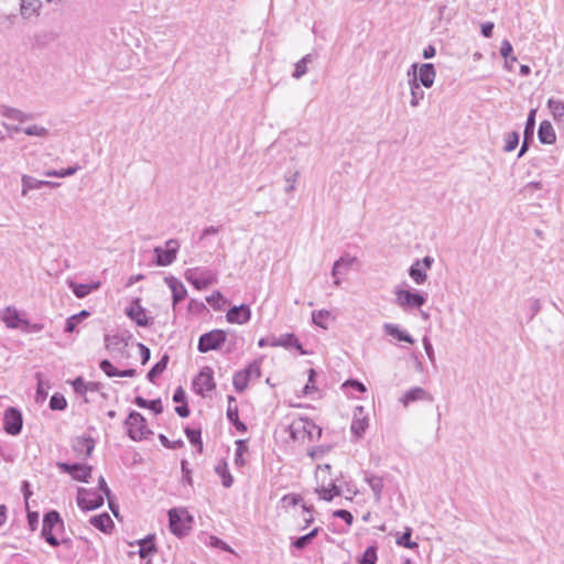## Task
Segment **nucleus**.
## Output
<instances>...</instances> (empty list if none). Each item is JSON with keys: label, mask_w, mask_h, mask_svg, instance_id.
Returning a JSON list of instances; mask_svg holds the SVG:
<instances>
[{"label": "nucleus", "mask_w": 564, "mask_h": 564, "mask_svg": "<svg viewBox=\"0 0 564 564\" xmlns=\"http://www.w3.org/2000/svg\"><path fill=\"white\" fill-rule=\"evenodd\" d=\"M20 12L23 18L37 17L42 7L41 0H20Z\"/></svg>", "instance_id": "a878e982"}, {"label": "nucleus", "mask_w": 564, "mask_h": 564, "mask_svg": "<svg viewBox=\"0 0 564 564\" xmlns=\"http://www.w3.org/2000/svg\"><path fill=\"white\" fill-rule=\"evenodd\" d=\"M314 56L312 54H306L302 57L296 64L293 72V77L299 79L307 73V64L312 63Z\"/></svg>", "instance_id": "ea45409f"}, {"label": "nucleus", "mask_w": 564, "mask_h": 564, "mask_svg": "<svg viewBox=\"0 0 564 564\" xmlns=\"http://www.w3.org/2000/svg\"><path fill=\"white\" fill-rule=\"evenodd\" d=\"M159 440L164 447L170 449H175L183 445V442L181 440L171 442V440H169L164 434H160Z\"/></svg>", "instance_id": "bf43d9fd"}, {"label": "nucleus", "mask_w": 564, "mask_h": 564, "mask_svg": "<svg viewBox=\"0 0 564 564\" xmlns=\"http://www.w3.org/2000/svg\"><path fill=\"white\" fill-rule=\"evenodd\" d=\"M409 275L416 284H423L427 279L425 270L421 268L420 260L414 261L410 267Z\"/></svg>", "instance_id": "f704fd0d"}, {"label": "nucleus", "mask_w": 564, "mask_h": 564, "mask_svg": "<svg viewBox=\"0 0 564 564\" xmlns=\"http://www.w3.org/2000/svg\"><path fill=\"white\" fill-rule=\"evenodd\" d=\"M334 317L332 316V313L327 310H319V311H313L312 312V321L316 326H319L324 329L327 328V321Z\"/></svg>", "instance_id": "4c0bfd02"}, {"label": "nucleus", "mask_w": 564, "mask_h": 564, "mask_svg": "<svg viewBox=\"0 0 564 564\" xmlns=\"http://www.w3.org/2000/svg\"><path fill=\"white\" fill-rule=\"evenodd\" d=\"M236 452H235V463L236 465L238 466H242L245 464V459H243V453L247 451V445H246V441L243 440H238L236 441Z\"/></svg>", "instance_id": "3c124183"}, {"label": "nucleus", "mask_w": 564, "mask_h": 564, "mask_svg": "<svg viewBox=\"0 0 564 564\" xmlns=\"http://www.w3.org/2000/svg\"><path fill=\"white\" fill-rule=\"evenodd\" d=\"M411 68L413 70V77L409 80L410 91H411L410 105H411V107L415 108L424 99L425 94H424V90L421 88L420 83H417V76H416L417 65L413 64L411 66Z\"/></svg>", "instance_id": "6ab92c4d"}, {"label": "nucleus", "mask_w": 564, "mask_h": 564, "mask_svg": "<svg viewBox=\"0 0 564 564\" xmlns=\"http://www.w3.org/2000/svg\"><path fill=\"white\" fill-rule=\"evenodd\" d=\"M308 426H312V427H315L313 424H311L308 421H303V420H300L297 422H293L291 425H290V433H291V436L295 440L297 438V434L303 430L304 432H306V429Z\"/></svg>", "instance_id": "8fccbe9b"}, {"label": "nucleus", "mask_w": 564, "mask_h": 564, "mask_svg": "<svg viewBox=\"0 0 564 564\" xmlns=\"http://www.w3.org/2000/svg\"><path fill=\"white\" fill-rule=\"evenodd\" d=\"M22 325V330L26 333H39L44 328V325L41 323H31L28 319H24Z\"/></svg>", "instance_id": "4d7b16f0"}, {"label": "nucleus", "mask_w": 564, "mask_h": 564, "mask_svg": "<svg viewBox=\"0 0 564 564\" xmlns=\"http://www.w3.org/2000/svg\"><path fill=\"white\" fill-rule=\"evenodd\" d=\"M105 346L108 351L111 354H120L122 355L128 346V340L116 334V335H106L105 336Z\"/></svg>", "instance_id": "412c9836"}, {"label": "nucleus", "mask_w": 564, "mask_h": 564, "mask_svg": "<svg viewBox=\"0 0 564 564\" xmlns=\"http://www.w3.org/2000/svg\"><path fill=\"white\" fill-rule=\"evenodd\" d=\"M316 377V371L314 369H310L308 371V382L303 388L304 394H310L311 392L316 390V387L314 384V379Z\"/></svg>", "instance_id": "13d9d810"}, {"label": "nucleus", "mask_w": 564, "mask_h": 564, "mask_svg": "<svg viewBox=\"0 0 564 564\" xmlns=\"http://www.w3.org/2000/svg\"><path fill=\"white\" fill-rule=\"evenodd\" d=\"M99 368L109 378L119 376V370L108 359H102L99 364Z\"/></svg>", "instance_id": "603ef678"}, {"label": "nucleus", "mask_w": 564, "mask_h": 564, "mask_svg": "<svg viewBox=\"0 0 564 564\" xmlns=\"http://www.w3.org/2000/svg\"><path fill=\"white\" fill-rule=\"evenodd\" d=\"M433 395L421 387H415L408 390L402 397H400L399 402L403 404V406H408L412 402L416 401H427L432 402Z\"/></svg>", "instance_id": "2eb2a0df"}, {"label": "nucleus", "mask_w": 564, "mask_h": 564, "mask_svg": "<svg viewBox=\"0 0 564 564\" xmlns=\"http://www.w3.org/2000/svg\"><path fill=\"white\" fill-rule=\"evenodd\" d=\"M72 386L74 391L78 394H85L88 391V384L82 377L74 379Z\"/></svg>", "instance_id": "6e6d98bb"}, {"label": "nucleus", "mask_w": 564, "mask_h": 564, "mask_svg": "<svg viewBox=\"0 0 564 564\" xmlns=\"http://www.w3.org/2000/svg\"><path fill=\"white\" fill-rule=\"evenodd\" d=\"M192 517L185 509L169 510V525L173 534L183 536L191 530Z\"/></svg>", "instance_id": "7ed1b4c3"}, {"label": "nucleus", "mask_w": 564, "mask_h": 564, "mask_svg": "<svg viewBox=\"0 0 564 564\" xmlns=\"http://www.w3.org/2000/svg\"><path fill=\"white\" fill-rule=\"evenodd\" d=\"M377 547L370 545L366 549L361 557L358 560L359 564H376L377 562Z\"/></svg>", "instance_id": "c03bdc74"}, {"label": "nucleus", "mask_w": 564, "mask_h": 564, "mask_svg": "<svg viewBox=\"0 0 564 564\" xmlns=\"http://www.w3.org/2000/svg\"><path fill=\"white\" fill-rule=\"evenodd\" d=\"M355 261H356V258H354V257H349V256L340 257L336 261V267H340L341 269L348 270Z\"/></svg>", "instance_id": "69168bd1"}, {"label": "nucleus", "mask_w": 564, "mask_h": 564, "mask_svg": "<svg viewBox=\"0 0 564 564\" xmlns=\"http://www.w3.org/2000/svg\"><path fill=\"white\" fill-rule=\"evenodd\" d=\"M89 522L96 529L105 533L113 527V521L107 512L91 517Z\"/></svg>", "instance_id": "c756f323"}, {"label": "nucleus", "mask_w": 564, "mask_h": 564, "mask_svg": "<svg viewBox=\"0 0 564 564\" xmlns=\"http://www.w3.org/2000/svg\"><path fill=\"white\" fill-rule=\"evenodd\" d=\"M236 402L235 397H228L227 419L240 432L247 431V425L239 420L238 406L232 405Z\"/></svg>", "instance_id": "5701e85b"}, {"label": "nucleus", "mask_w": 564, "mask_h": 564, "mask_svg": "<svg viewBox=\"0 0 564 564\" xmlns=\"http://www.w3.org/2000/svg\"><path fill=\"white\" fill-rule=\"evenodd\" d=\"M138 348L140 350L141 364L145 365L151 358L150 349L142 343H138Z\"/></svg>", "instance_id": "338daca9"}, {"label": "nucleus", "mask_w": 564, "mask_h": 564, "mask_svg": "<svg viewBox=\"0 0 564 564\" xmlns=\"http://www.w3.org/2000/svg\"><path fill=\"white\" fill-rule=\"evenodd\" d=\"M357 412H359V414H361L362 406L356 408L350 430L354 435H356L358 438H360L368 427V420L365 416L359 417Z\"/></svg>", "instance_id": "bb28decb"}, {"label": "nucleus", "mask_w": 564, "mask_h": 564, "mask_svg": "<svg viewBox=\"0 0 564 564\" xmlns=\"http://www.w3.org/2000/svg\"><path fill=\"white\" fill-rule=\"evenodd\" d=\"M2 321L7 325L8 328H22L23 321L20 317L19 312L17 308H13L11 306H8L4 311V315L2 317Z\"/></svg>", "instance_id": "c85d7f7f"}, {"label": "nucleus", "mask_w": 564, "mask_h": 564, "mask_svg": "<svg viewBox=\"0 0 564 564\" xmlns=\"http://www.w3.org/2000/svg\"><path fill=\"white\" fill-rule=\"evenodd\" d=\"M140 550L139 555L141 558H147L152 554L156 553V546L154 543V535L150 534L147 538L139 541Z\"/></svg>", "instance_id": "7c9ffc66"}, {"label": "nucleus", "mask_w": 564, "mask_h": 564, "mask_svg": "<svg viewBox=\"0 0 564 564\" xmlns=\"http://www.w3.org/2000/svg\"><path fill=\"white\" fill-rule=\"evenodd\" d=\"M1 115L8 119L17 120L20 122H24L30 120L32 117L20 109L11 108V107H4L1 111Z\"/></svg>", "instance_id": "e433bc0d"}, {"label": "nucleus", "mask_w": 564, "mask_h": 564, "mask_svg": "<svg viewBox=\"0 0 564 564\" xmlns=\"http://www.w3.org/2000/svg\"><path fill=\"white\" fill-rule=\"evenodd\" d=\"M227 339V333L223 329H213L199 336L197 349L199 352H208L219 349Z\"/></svg>", "instance_id": "423d86ee"}, {"label": "nucleus", "mask_w": 564, "mask_h": 564, "mask_svg": "<svg viewBox=\"0 0 564 564\" xmlns=\"http://www.w3.org/2000/svg\"><path fill=\"white\" fill-rule=\"evenodd\" d=\"M208 304H210L215 310H220L221 304L224 303V296L219 291H215L213 294L206 297Z\"/></svg>", "instance_id": "5fc2aeb1"}, {"label": "nucleus", "mask_w": 564, "mask_h": 564, "mask_svg": "<svg viewBox=\"0 0 564 564\" xmlns=\"http://www.w3.org/2000/svg\"><path fill=\"white\" fill-rule=\"evenodd\" d=\"M417 83L420 85L430 88L434 84V79L436 76L435 67L431 63L422 64L419 68V73L416 72Z\"/></svg>", "instance_id": "aec40b11"}, {"label": "nucleus", "mask_w": 564, "mask_h": 564, "mask_svg": "<svg viewBox=\"0 0 564 564\" xmlns=\"http://www.w3.org/2000/svg\"><path fill=\"white\" fill-rule=\"evenodd\" d=\"M535 115H536V109H531L528 115L524 131H523V135L525 137V139H533L534 129H535Z\"/></svg>", "instance_id": "79ce46f5"}, {"label": "nucleus", "mask_w": 564, "mask_h": 564, "mask_svg": "<svg viewBox=\"0 0 564 564\" xmlns=\"http://www.w3.org/2000/svg\"><path fill=\"white\" fill-rule=\"evenodd\" d=\"M512 51L513 48L511 43L508 40H503L500 46V54L506 59L507 64L509 63L508 58L511 56Z\"/></svg>", "instance_id": "052dcab7"}, {"label": "nucleus", "mask_w": 564, "mask_h": 564, "mask_svg": "<svg viewBox=\"0 0 564 564\" xmlns=\"http://www.w3.org/2000/svg\"><path fill=\"white\" fill-rule=\"evenodd\" d=\"M124 426L127 427L128 436L133 441H141L152 434V432L147 427L144 416L137 411H131L129 413L124 421Z\"/></svg>", "instance_id": "f03ea898"}, {"label": "nucleus", "mask_w": 564, "mask_h": 564, "mask_svg": "<svg viewBox=\"0 0 564 564\" xmlns=\"http://www.w3.org/2000/svg\"><path fill=\"white\" fill-rule=\"evenodd\" d=\"M312 541L310 540L308 535H302V536H299L296 538L293 542H292V545L297 549V550H304L308 544H311Z\"/></svg>", "instance_id": "e2e57ef3"}, {"label": "nucleus", "mask_w": 564, "mask_h": 564, "mask_svg": "<svg viewBox=\"0 0 564 564\" xmlns=\"http://www.w3.org/2000/svg\"><path fill=\"white\" fill-rule=\"evenodd\" d=\"M126 314L138 326L145 327L150 324V318L145 314V308L141 305L139 297L132 300L131 304L126 308Z\"/></svg>", "instance_id": "4468645a"}, {"label": "nucleus", "mask_w": 564, "mask_h": 564, "mask_svg": "<svg viewBox=\"0 0 564 564\" xmlns=\"http://www.w3.org/2000/svg\"><path fill=\"white\" fill-rule=\"evenodd\" d=\"M21 183H22V191H21L22 196H26L28 193L32 189H40L41 187L44 186V183L42 180H37L30 175H23L21 178Z\"/></svg>", "instance_id": "2f4dec72"}, {"label": "nucleus", "mask_w": 564, "mask_h": 564, "mask_svg": "<svg viewBox=\"0 0 564 564\" xmlns=\"http://www.w3.org/2000/svg\"><path fill=\"white\" fill-rule=\"evenodd\" d=\"M48 405H50V409L53 411H63L67 406V401L63 394L54 393L51 397Z\"/></svg>", "instance_id": "37998d69"}, {"label": "nucleus", "mask_w": 564, "mask_h": 564, "mask_svg": "<svg viewBox=\"0 0 564 564\" xmlns=\"http://www.w3.org/2000/svg\"><path fill=\"white\" fill-rule=\"evenodd\" d=\"M23 132L26 135H31V137L45 138V137L48 135V130L46 128L37 126V124H33V126H29L26 128H23Z\"/></svg>", "instance_id": "09e8293b"}, {"label": "nucleus", "mask_w": 564, "mask_h": 564, "mask_svg": "<svg viewBox=\"0 0 564 564\" xmlns=\"http://www.w3.org/2000/svg\"><path fill=\"white\" fill-rule=\"evenodd\" d=\"M68 286L72 289L73 293L78 299H84L89 294V289L87 284L69 281Z\"/></svg>", "instance_id": "de8ad7c7"}, {"label": "nucleus", "mask_w": 564, "mask_h": 564, "mask_svg": "<svg viewBox=\"0 0 564 564\" xmlns=\"http://www.w3.org/2000/svg\"><path fill=\"white\" fill-rule=\"evenodd\" d=\"M226 318L229 323L232 324H245L251 318L250 307L246 304L232 306L228 310Z\"/></svg>", "instance_id": "f3484780"}, {"label": "nucleus", "mask_w": 564, "mask_h": 564, "mask_svg": "<svg viewBox=\"0 0 564 564\" xmlns=\"http://www.w3.org/2000/svg\"><path fill=\"white\" fill-rule=\"evenodd\" d=\"M330 465H319L316 470V479L321 484L316 487L315 491L318 494L319 498L325 501H332L335 497L340 496L341 489L336 485L334 479H329L326 481L325 477H322L324 474L329 475Z\"/></svg>", "instance_id": "f257e3e1"}, {"label": "nucleus", "mask_w": 564, "mask_h": 564, "mask_svg": "<svg viewBox=\"0 0 564 564\" xmlns=\"http://www.w3.org/2000/svg\"><path fill=\"white\" fill-rule=\"evenodd\" d=\"M547 107L555 121L564 122V102L562 100L550 98Z\"/></svg>", "instance_id": "473e14b6"}, {"label": "nucleus", "mask_w": 564, "mask_h": 564, "mask_svg": "<svg viewBox=\"0 0 564 564\" xmlns=\"http://www.w3.org/2000/svg\"><path fill=\"white\" fill-rule=\"evenodd\" d=\"M303 503V498L296 494L284 495L281 499L282 508L295 507Z\"/></svg>", "instance_id": "49530a36"}, {"label": "nucleus", "mask_w": 564, "mask_h": 564, "mask_svg": "<svg viewBox=\"0 0 564 564\" xmlns=\"http://www.w3.org/2000/svg\"><path fill=\"white\" fill-rule=\"evenodd\" d=\"M77 505L83 510H95L104 505V497L97 491L79 488L77 494Z\"/></svg>", "instance_id": "9d476101"}, {"label": "nucleus", "mask_w": 564, "mask_h": 564, "mask_svg": "<svg viewBox=\"0 0 564 564\" xmlns=\"http://www.w3.org/2000/svg\"><path fill=\"white\" fill-rule=\"evenodd\" d=\"M383 332L387 335L395 338L399 341H405V343H409V344H413L414 343L413 337L409 333H406L405 330L400 329V327L398 325H395V324L386 323L383 325Z\"/></svg>", "instance_id": "393cba45"}, {"label": "nucleus", "mask_w": 564, "mask_h": 564, "mask_svg": "<svg viewBox=\"0 0 564 564\" xmlns=\"http://www.w3.org/2000/svg\"><path fill=\"white\" fill-rule=\"evenodd\" d=\"M365 481L370 486L377 502L381 500L383 490V478L372 474H365Z\"/></svg>", "instance_id": "cd10ccee"}, {"label": "nucleus", "mask_w": 564, "mask_h": 564, "mask_svg": "<svg viewBox=\"0 0 564 564\" xmlns=\"http://www.w3.org/2000/svg\"><path fill=\"white\" fill-rule=\"evenodd\" d=\"M180 241L177 239H169L165 242V249L162 247H155L153 249L154 252V263L159 267H167L172 264L178 253L180 250Z\"/></svg>", "instance_id": "39448f33"}, {"label": "nucleus", "mask_w": 564, "mask_h": 564, "mask_svg": "<svg viewBox=\"0 0 564 564\" xmlns=\"http://www.w3.org/2000/svg\"><path fill=\"white\" fill-rule=\"evenodd\" d=\"M538 138L542 144H553L556 141V134L552 123L543 120L538 129Z\"/></svg>", "instance_id": "b1692460"}, {"label": "nucleus", "mask_w": 564, "mask_h": 564, "mask_svg": "<svg viewBox=\"0 0 564 564\" xmlns=\"http://www.w3.org/2000/svg\"><path fill=\"white\" fill-rule=\"evenodd\" d=\"M423 346H424V350L430 359V361L434 365L435 364V352H434V348L430 341V339L425 336L423 337Z\"/></svg>", "instance_id": "680f3d73"}, {"label": "nucleus", "mask_w": 564, "mask_h": 564, "mask_svg": "<svg viewBox=\"0 0 564 564\" xmlns=\"http://www.w3.org/2000/svg\"><path fill=\"white\" fill-rule=\"evenodd\" d=\"M215 473L221 478V484L224 487H226V488L231 487V485L234 482V478L228 470V465L226 462H220L215 467Z\"/></svg>", "instance_id": "c9c22d12"}, {"label": "nucleus", "mask_w": 564, "mask_h": 564, "mask_svg": "<svg viewBox=\"0 0 564 564\" xmlns=\"http://www.w3.org/2000/svg\"><path fill=\"white\" fill-rule=\"evenodd\" d=\"M411 529L408 528L406 531L400 538H398L397 543L408 549L417 547V543L411 541Z\"/></svg>", "instance_id": "864d4df0"}, {"label": "nucleus", "mask_w": 564, "mask_h": 564, "mask_svg": "<svg viewBox=\"0 0 564 564\" xmlns=\"http://www.w3.org/2000/svg\"><path fill=\"white\" fill-rule=\"evenodd\" d=\"M271 347H284V348H294L297 351H300L301 355H306L307 352L303 349L302 344L300 343L299 338L292 334H283L280 337H272V340L270 343Z\"/></svg>", "instance_id": "dca6fc26"}, {"label": "nucleus", "mask_w": 564, "mask_h": 564, "mask_svg": "<svg viewBox=\"0 0 564 564\" xmlns=\"http://www.w3.org/2000/svg\"><path fill=\"white\" fill-rule=\"evenodd\" d=\"M395 303L402 307H415L420 308L426 302V297L419 292H411L408 290H395Z\"/></svg>", "instance_id": "9b49d317"}, {"label": "nucleus", "mask_w": 564, "mask_h": 564, "mask_svg": "<svg viewBox=\"0 0 564 564\" xmlns=\"http://www.w3.org/2000/svg\"><path fill=\"white\" fill-rule=\"evenodd\" d=\"M216 388L214 371L210 367H204L193 380V389L196 394L204 397Z\"/></svg>", "instance_id": "1a4fd4ad"}, {"label": "nucleus", "mask_w": 564, "mask_h": 564, "mask_svg": "<svg viewBox=\"0 0 564 564\" xmlns=\"http://www.w3.org/2000/svg\"><path fill=\"white\" fill-rule=\"evenodd\" d=\"M73 451L84 458L89 457L95 448V441L90 436H77L72 443Z\"/></svg>", "instance_id": "a211bd4d"}, {"label": "nucleus", "mask_w": 564, "mask_h": 564, "mask_svg": "<svg viewBox=\"0 0 564 564\" xmlns=\"http://www.w3.org/2000/svg\"><path fill=\"white\" fill-rule=\"evenodd\" d=\"M57 467L63 471L72 476L73 479L88 482L91 477L93 467L79 463H57Z\"/></svg>", "instance_id": "ddd939ff"}, {"label": "nucleus", "mask_w": 564, "mask_h": 564, "mask_svg": "<svg viewBox=\"0 0 564 564\" xmlns=\"http://www.w3.org/2000/svg\"><path fill=\"white\" fill-rule=\"evenodd\" d=\"M542 188V183L541 182H530L528 183L527 185L523 186L522 188V193L528 196V195H532L533 191L535 189H541Z\"/></svg>", "instance_id": "774afa93"}, {"label": "nucleus", "mask_w": 564, "mask_h": 564, "mask_svg": "<svg viewBox=\"0 0 564 564\" xmlns=\"http://www.w3.org/2000/svg\"><path fill=\"white\" fill-rule=\"evenodd\" d=\"M519 139H520V135L517 131L509 132L506 135L503 151L505 152L513 151L519 144Z\"/></svg>", "instance_id": "a18cd8bd"}, {"label": "nucleus", "mask_w": 564, "mask_h": 564, "mask_svg": "<svg viewBox=\"0 0 564 564\" xmlns=\"http://www.w3.org/2000/svg\"><path fill=\"white\" fill-rule=\"evenodd\" d=\"M188 441L194 446L198 447V452H203V442H202V433L200 430L192 429V427H185L184 430Z\"/></svg>", "instance_id": "a19ab883"}, {"label": "nucleus", "mask_w": 564, "mask_h": 564, "mask_svg": "<svg viewBox=\"0 0 564 564\" xmlns=\"http://www.w3.org/2000/svg\"><path fill=\"white\" fill-rule=\"evenodd\" d=\"M165 282L172 291V302L173 306H175L186 297L187 290L184 284L174 276L166 278Z\"/></svg>", "instance_id": "4be33fe9"}, {"label": "nucleus", "mask_w": 564, "mask_h": 564, "mask_svg": "<svg viewBox=\"0 0 564 564\" xmlns=\"http://www.w3.org/2000/svg\"><path fill=\"white\" fill-rule=\"evenodd\" d=\"M89 316V312L87 311H80L78 314H74L70 317L66 319L65 323V332L66 333H73L75 332L77 325L86 317Z\"/></svg>", "instance_id": "58836bf2"}, {"label": "nucleus", "mask_w": 564, "mask_h": 564, "mask_svg": "<svg viewBox=\"0 0 564 564\" xmlns=\"http://www.w3.org/2000/svg\"><path fill=\"white\" fill-rule=\"evenodd\" d=\"M185 279L197 290H205L207 286L217 282V274L209 270L198 268L187 269Z\"/></svg>", "instance_id": "6e6552de"}, {"label": "nucleus", "mask_w": 564, "mask_h": 564, "mask_svg": "<svg viewBox=\"0 0 564 564\" xmlns=\"http://www.w3.org/2000/svg\"><path fill=\"white\" fill-rule=\"evenodd\" d=\"M261 377V361L253 360L243 370L237 371L232 378V384L237 392H243L250 380Z\"/></svg>", "instance_id": "20e7f679"}, {"label": "nucleus", "mask_w": 564, "mask_h": 564, "mask_svg": "<svg viewBox=\"0 0 564 564\" xmlns=\"http://www.w3.org/2000/svg\"><path fill=\"white\" fill-rule=\"evenodd\" d=\"M333 516L336 518L343 519L347 524H351L354 521V517H352L351 512H349L348 510H345V509L336 510L333 513Z\"/></svg>", "instance_id": "0e129e2a"}, {"label": "nucleus", "mask_w": 564, "mask_h": 564, "mask_svg": "<svg viewBox=\"0 0 564 564\" xmlns=\"http://www.w3.org/2000/svg\"><path fill=\"white\" fill-rule=\"evenodd\" d=\"M63 527V520L59 513L55 510L48 511L44 514L43 525H42V536L51 546H58L61 543L56 535L53 533L55 527Z\"/></svg>", "instance_id": "0eeeda50"}, {"label": "nucleus", "mask_w": 564, "mask_h": 564, "mask_svg": "<svg viewBox=\"0 0 564 564\" xmlns=\"http://www.w3.org/2000/svg\"><path fill=\"white\" fill-rule=\"evenodd\" d=\"M23 425V417L20 410L10 406L4 411L3 429L10 435L20 434Z\"/></svg>", "instance_id": "f8f14e48"}, {"label": "nucleus", "mask_w": 564, "mask_h": 564, "mask_svg": "<svg viewBox=\"0 0 564 564\" xmlns=\"http://www.w3.org/2000/svg\"><path fill=\"white\" fill-rule=\"evenodd\" d=\"M170 357L167 354H164L162 358L149 370L147 378L149 381L153 382L155 378H158L163 371L166 369Z\"/></svg>", "instance_id": "72a5a7b5"}]
</instances>
